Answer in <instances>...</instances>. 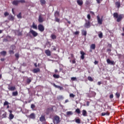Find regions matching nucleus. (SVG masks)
<instances>
[{
	"instance_id": "nucleus-32",
	"label": "nucleus",
	"mask_w": 124,
	"mask_h": 124,
	"mask_svg": "<svg viewBox=\"0 0 124 124\" xmlns=\"http://www.w3.org/2000/svg\"><path fill=\"white\" fill-rule=\"evenodd\" d=\"M75 122L77 124H81V120L80 119H76Z\"/></svg>"
},
{
	"instance_id": "nucleus-52",
	"label": "nucleus",
	"mask_w": 124,
	"mask_h": 124,
	"mask_svg": "<svg viewBox=\"0 0 124 124\" xmlns=\"http://www.w3.org/2000/svg\"><path fill=\"white\" fill-rule=\"evenodd\" d=\"M72 81H75V80H77V78L75 77H72L71 78Z\"/></svg>"
},
{
	"instance_id": "nucleus-6",
	"label": "nucleus",
	"mask_w": 124,
	"mask_h": 124,
	"mask_svg": "<svg viewBox=\"0 0 124 124\" xmlns=\"http://www.w3.org/2000/svg\"><path fill=\"white\" fill-rule=\"evenodd\" d=\"M97 20L98 24H99V25H102V22H103L102 17L101 18H100V17H99V16H97Z\"/></svg>"
},
{
	"instance_id": "nucleus-12",
	"label": "nucleus",
	"mask_w": 124,
	"mask_h": 124,
	"mask_svg": "<svg viewBox=\"0 0 124 124\" xmlns=\"http://www.w3.org/2000/svg\"><path fill=\"white\" fill-rule=\"evenodd\" d=\"M30 119H35V114L34 113H31L28 117Z\"/></svg>"
},
{
	"instance_id": "nucleus-55",
	"label": "nucleus",
	"mask_w": 124,
	"mask_h": 124,
	"mask_svg": "<svg viewBox=\"0 0 124 124\" xmlns=\"http://www.w3.org/2000/svg\"><path fill=\"white\" fill-rule=\"evenodd\" d=\"M76 59H74L72 61V63H76Z\"/></svg>"
},
{
	"instance_id": "nucleus-9",
	"label": "nucleus",
	"mask_w": 124,
	"mask_h": 124,
	"mask_svg": "<svg viewBox=\"0 0 124 124\" xmlns=\"http://www.w3.org/2000/svg\"><path fill=\"white\" fill-rule=\"evenodd\" d=\"M38 22L39 23H43V22H44V19H43L41 15L39 16Z\"/></svg>"
},
{
	"instance_id": "nucleus-38",
	"label": "nucleus",
	"mask_w": 124,
	"mask_h": 124,
	"mask_svg": "<svg viewBox=\"0 0 124 124\" xmlns=\"http://www.w3.org/2000/svg\"><path fill=\"white\" fill-rule=\"evenodd\" d=\"M55 17H59V16H60V13L59 12H56L55 13Z\"/></svg>"
},
{
	"instance_id": "nucleus-56",
	"label": "nucleus",
	"mask_w": 124,
	"mask_h": 124,
	"mask_svg": "<svg viewBox=\"0 0 124 124\" xmlns=\"http://www.w3.org/2000/svg\"><path fill=\"white\" fill-rule=\"evenodd\" d=\"M97 1V3H98L99 4V3H100V1H102V0H96Z\"/></svg>"
},
{
	"instance_id": "nucleus-34",
	"label": "nucleus",
	"mask_w": 124,
	"mask_h": 124,
	"mask_svg": "<svg viewBox=\"0 0 124 124\" xmlns=\"http://www.w3.org/2000/svg\"><path fill=\"white\" fill-rule=\"evenodd\" d=\"M75 112L77 113V114H80L81 113V110H80L79 108H77L76 109Z\"/></svg>"
},
{
	"instance_id": "nucleus-18",
	"label": "nucleus",
	"mask_w": 124,
	"mask_h": 124,
	"mask_svg": "<svg viewBox=\"0 0 124 124\" xmlns=\"http://www.w3.org/2000/svg\"><path fill=\"white\" fill-rule=\"evenodd\" d=\"M40 72V69L39 68H35L33 70V73H37V72Z\"/></svg>"
},
{
	"instance_id": "nucleus-22",
	"label": "nucleus",
	"mask_w": 124,
	"mask_h": 124,
	"mask_svg": "<svg viewBox=\"0 0 124 124\" xmlns=\"http://www.w3.org/2000/svg\"><path fill=\"white\" fill-rule=\"evenodd\" d=\"M26 82L28 85H30V84H31V78H27Z\"/></svg>"
},
{
	"instance_id": "nucleus-53",
	"label": "nucleus",
	"mask_w": 124,
	"mask_h": 124,
	"mask_svg": "<svg viewBox=\"0 0 124 124\" xmlns=\"http://www.w3.org/2000/svg\"><path fill=\"white\" fill-rule=\"evenodd\" d=\"M87 18H88V20H91V15L88 14L87 15Z\"/></svg>"
},
{
	"instance_id": "nucleus-30",
	"label": "nucleus",
	"mask_w": 124,
	"mask_h": 124,
	"mask_svg": "<svg viewBox=\"0 0 124 124\" xmlns=\"http://www.w3.org/2000/svg\"><path fill=\"white\" fill-rule=\"evenodd\" d=\"M0 55H2V56H3L4 57L6 55V51H3L0 52Z\"/></svg>"
},
{
	"instance_id": "nucleus-5",
	"label": "nucleus",
	"mask_w": 124,
	"mask_h": 124,
	"mask_svg": "<svg viewBox=\"0 0 124 124\" xmlns=\"http://www.w3.org/2000/svg\"><path fill=\"white\" fill-rule=\"evenodd\" d=\"M86 23L84 24V27L86 28L87 29H89V28H90V27H91V21L90 20H86Z\"/></svg>"
},
{
	"instance_id": "nucleus-41",
	"label": "nucleus",
	"mask_w": 124,
	"mask_h": 124,
	"mask_svg": "<svg viewBox=\"0 0 124 124\" xmlns=\"http://www.w3.org/2000/svg\"><path fill=\"white\" fill-rule=\"evenodd\" d=\"M115 94L117 98H119L120 96H121V94H120V93H116Z\"/></svg>"
},
{
	"instance_id": "nucleus-33",
	"label": "nucleus",
	"mask_w": 124,
	"mask_h": 124,
	"mask_svg": "<svg viewBox=\"0 0 124 124\" xmlns=\"http://www.w3.org/2000/svg\"><path fill=\"white\" fill-rule=\"evenodd\" d=\"M98 36L99 38H102V37H103V33L102 32H100Z\"/></svg>"
},
{
	"instance_id": "nucleus-62",
	"label": "nucleus",
	"mask_w": 124,
	"mask_h": 124,
	"mask_svg": "<svg viewBox=\"0 0 124 124\" xmlns=\"http://www.w3.org/2000/svg\"><path fill=\"white\" fill-rule=\"evenodd\" d=\"M89 105H90V102L89 101L87 102V106H89Z\"/></svg>"
},
{
	"instance_id": "nucleus-58",
	"label": "nucleus",
	"mask_w": 124,
	"mask_h": 124,
	"mask_svg": "<svg viewBox=\"0 0 124 124\" xmlns=\"http://www.w3.org/2000/svg\"><path fill=\"white\" fill-rule=\"evenodd\" d=\"M52 47H53V50L54 51H56V50H57V47H56V46H53Z\"/></svg>"
},
{
	"instance_id": "nucleus-42",
	"label": "nucleus",
	"mask_w": 124,
	"mask_h": 124,
	"mask_svg": "<svg viewBox=\"0 0 124 124\" xmlns=\"http://www.w3.org/2000/svg\"><path fill=\"white\" fill-rule=\"evenodd\" d=\"M19 3H20V2L21 3H25V2H26V1L25 0H18Z\"/></svg>"
},
{
	"instance_id": "nucleus-27",
	"label": "nucleus",
	"mask_w": 124,
	"mask_h": 124,
	"mask_svg": "<svg viewBox=\"0 0 124 124\" xmlns=\"http://www.w3.org/2000/svg\"><path fill=\"white\" fill-rule=\"evenodd\" d=\"M81 33H82V35H84V36H87V31L82 30L81 31Z\"/></svg>"
},
{
	"instance_id": "nucleus-7",
	"label": "nucleus",
	"mask_w": 124,
	"mask_h": 124,
	"mask_svg": "<svg viewBox=\"0 0 124 124\" xmlns=\"http://www.w3.org/2000/svg\"><path fill=\"white\" fill-rule=\"evenodd\" d=\"M80 59L81 60H84L85 59V55H86V53H85L83 51H80Z\"/></svg>"
},
{
	"instance_id": "nucleus-35",
	"label": "nucleus",
	"mask_w": 124,
	"mask_h": 124,
	"mask_svg": "<svg viewBox=\"0 0 124 124\" xmlns=\"http://www.w3.org/2000/svg\"><path fill=\"white\" fill-rule=\"evenodd\" d=\"M9 54H10V55H14V50H10L9 51Z\"/></svg>"
},
{
	"instance_id": "nucleus-20",
	"label": "nucleus",
	"mask_w": 124,
	"mask_h": 124,
	"mask_svg": "<svg viewBox=\"0 0 124 124\" xmlns=\"http://www.w3.org/2000/svg\"><path fill=\"white\" fill-rule=\"evenodd\" d=\"M31 28H32V29H34V30H37V25H35V23L33 22L31 26Z\"/></svg>"
},
{
	"instance_id": "nucleus-61",
	"label": "nucleus",
	"mask_w": 124,
	"mask_h": 124,
	"mask_svg": "<svg viewBox=\"0 0 124 124\" xmlns=\"http://www.w3.org/2000/svg\"><path fill=\"white\" fill-rule=\"evenodd\" d=\"M97 84L98 86H100L101 85V81H98Z\"/></svg>"
},
{
	"instance_id": "nucleus-44",
	"label": "nucleus",
	"mask_w": 124,
	"mask_h": 124,
	"mask_svg": "<svg viewBox=\"0 0 124 124\" xmlns=\"http://www.w3.org/2000/svg\"><path fill=\"white\" fill-rule=\"evenodd\" d=\"M2 118H6V112H5L2 115Z\"/></svg>"
},
{
	"instance_id": "nucleus-10",
	"label": "nucleus",
	"mask_w": 124,
	"mask_h": 124,
	"mask_svg": "<svg viewBox=\"0 0 124 124\" xmlns=\"http://www.w3.org/2000/svg\"><path fill=\"white\" fill-rule=\"evenodd\" d=\"M9 91H13L16 90V87L15 86H11L9 85V87L8 88Z\"/></svg>"
},
{
	"instance_id": "nucleus-39",
	"label": "nucleus",
	"mask_w": 124,
	"mask_h": 124,
	"mask_svg": "<svg viewBox=\"0 0 124 124\" xmlns=\"http://www.w3.org/2000/svg\"><path fill=\"white\" fill-rule=\"evenodd\" d=\"M21 15V13H19V14L17 15V18H18V19H21L22 18V16Z\"/></svg>"
},
{
	"instance_id": "nucleus-37",
	"label": "nucleus",
	"mask_w": 124,
	"mask_h": 124,
	"mask_svg": "<svg viewBox=\"0 0 124 124\" xmlns=\"http://www.w3.org/2000/svg\"><path fill=\"white\" fill-rule=\"evenodd\" d=\"M73 113H72V111H67L66 112V115L67 116H69L70 115H72Z\"/></svg>"
},
{
	"instance_id": "nucleus-8",
	"label": "nucleus",
	"mask_w": 124,
	"mask_h": 124,
	"mask_svg": "<svg viewBox=\"0 0 124 124\" xmlns=\"http://www.w3.org/2000/svg\"><path fill=\"white\" fill-rule=\"evenodd\" d=\"M107 62L108 64H112V65H115V62L112 61H111V60H110V59H108L107 60Z\"/></svg>"
},
{
	"instance_id": "nucleus-4",
	"label": "nucleus",
	"mask_w": 124,
	"mask_h": 124,
	"mask_svg": "<svg viewBox=\"0 0 124 124\" xmlns=\"http://www.w3.org/2000/svg\"><path fill=\"white\" fill-rule=\"evenodd\" d=\"M38 29L39 31H41V32H43L44 31V30H45V28L42 24H39L38 26Z\"/></svg>"
},
{
	"instance_id": "nucleus-17",
	"label": "nucleus",
	"mask_w": 124,
	"mask_h": 124,
	"mask_svg": "<svg viewBox=\"0 0 124 124\" xmlns=\"http://www.w3.org/2000/svg\"><path fill=\"white\" fill-rule=\"evenodd\" d=\"M8 19V20H10V21H14V16L10 15L9 16Z\"/></svg>"
},
{
	"instance_id": "nucleus-59",
	"label": "nucleus",
	"mask_w": 124,
	"mask_h": 124,
	"mask_svg": "<svg viewBox=\"0 0 124 124\" xmlns=\"http://www.w3.org/2000/svg\"><path fill=\"white\" fill-rule=\"evenodd\" d=\"M55 73H60V72L57 69L55 70Z\"/></svg>"
},
{
	"instance_id": "nucleus-45",
	"label": "nucleus",
	"mask_w": 124,
	"mask_h": 124,
	"mask_svg": "<svg viewBox=\"0 0 124 124\" xmlns=\"http://www.w3.org/2000/svg\"><path fill=\"white\" fill-rule=\"evenodd\" d=\"M15 57L16 58V59H19V53H16L15 55Z\"/></svg>"
},
{
	"instance_id": "nucleus-26",
	"label": "nucleus",
	"mask_w": 124,
	"mask_h": 124,
	"mask_svg": "<svg viewBox=\"0 0 124 124\" xmlns=\"http://www.w3.org/2000/svg\"><path fill=\"white\" fill-rule=\"evenodd\" d=\"M13 96H17L18 95V91H16L12 93Z\"/></svg>"
},
{
	"instance_id": "nucleus-21",
	"label": "nucleus",
	"mask_w": 124,
	"mask_h": 124,
	"mask_svg": "<svg viewBox=\"0 0 124 124\" xmlns=\"http://www.w3.org/2000/svg\"><path fill=\"white\" fill-rule=\"evenodd\" d=\"M110 115V113L108 111L107 112H103L101 113V116H109Z\"/></svg>"
},
{
	"instance_id": "nucleus-16",
	"label": "nucleus",
	"mask_w": 124,
	"mask_h": 124,
	"mask_svg": "<svg viewBox=\"0 0 124 124\" xmlns=\"http://www.w3.org/2000/svg\"><path fill=\"white\" fill-rule=\"evenodd\" d=\"M77 2L78 4V5H80V6H82V5H83V0H77Z\"/></svg>"
},
{
	"instance_id": "nucleus-40",
	"label": "nucleus",
	"mask_w": 124,
	"mask_h": 124,
	"mask_svg": "<svg viewBox=\"0 0 124 124\" xmlns=\"http://www.w3.org/2000/svg\"><path fill=\"white\" fill-rule=\"evenodd\" d=\"M46 111H54V108H53V107H52L51 108H47L46 109Z\"/></svg>"
},
{
	"instance_id": "nucleus-54",
	"label": "nucleus",
	"mask_w": 124,
	"mask_h": 124,
	"mask_svg": "<svg viewBox=\"0 0 124 124\" xmlns=\"http://www.w3.org/2000/svg\"><path fill=\"white\" fill-rule=\"evenodd\" d=\"M114 97V95H113V94H111L109 95V98H110V99H112V98H113Z\"/></svg>"
},
{
	"instance_id": "nucleus-24",
	"label": "nucleus",
	"mask_w": 124,
	"mask_h": 124,
	"mask_svg": "<svg viewBox=\"0 0 124 124\" xmlns=\"http://www.w3.org/2000/svg\"><path fill=\"white\" fill-rule=\"evenodd\" d=\"M40 2L41 3V5L46 4V0H40Z\"/></svg>"
},
{
	"instance_id": "nucleus-15",
	"label": "nucleus",
	"mask_w": 124,
	"mask_h": 124,
	"mask_svg": "<svg viewBox=\"0 0 124 124\" xmlns=\"http://www.w3.org/2000/svg\"><path fill=\"white\" fill-rule=\"evenodd\" d=\"M45 53L46 54V55L48 56H51V51L49 49H46L45 50Z\"/></svg>"
},
{
	"instance_id": "nucleus-2",
	"label": "nucleus",
	"mask_w": 124,
	"mask_h": 124,
	"mask_svg": "<svg viewBox=\"0 0 124 124\" xmlns=\"http://www.w3.org/2000/svg\"><path fill=\"white\" fill-rule=\"evenodd\" d=\"M53 122L54 124H60V123H61L60 116H57V115L54 116L53 120Z\"/></svg>"
},
{
	"instance_id": "nucleus-28",
	"label": "nucleus",
	"mask_w": 124,
	"mask_h": 124,
	"mask_svg": "<svg viewBox=\"0 0 124 124\" xmlns=\"http://www.w3.org/2000/svg\"><path fill=\"white\" fill-rule=\"evenodd\" d=\"M9 118L10 120H13L14 118V115L12 113H10Z\"/></svg>"
},
{
	"instance_id": "nucleus-60",
	"label": "nucleus",
	"mask_w": 124,
	"mask_h": 124,
	"mask_svg": "<svg viewBox=\"0 0 124 124\" xmlns=\"http://www.w3.org/2000/svg\"><path fill=\"white\" fill-rule=\"evenodd\" d=\"M94 64H98V61H95L94 62Z\"/></svg>"
},
{
	"instance_id": "nucleus-49",
	"label": "nucleus",
	"mask_w": 124,
	"mask_h": 124,
	"mask_svg": "<svg viewBox=\"0 0 124 124\" xmlns=\"http://www.w3.org/2000/svg\"><path fill=\"white\" fill-rule=\"evenodd\" d=\"M4 15L5 17H6V16H8L9 15V13L6 12L4 13Z\"/></svg>"
},
{
	"instance_id": "nucleus-46",
	"label": "nucleus",
	"mask_w": 124,
	"mask_h": 124,
	"mask_svg": "<svg viewBox=\"0 0 124 124\" xmlns=\"http://www.w3.org/2000/svg\"><path fill=\"white\" fill-rule=\"evenodd\" d=\"M55 21L56 22H58V23H60V19L57 17H55Z\"/></svg>"
},
{
	"instance_id": "nucleus-25",
	"label": "nucleus",
	"mask_w": 124,
	"mask_h": 124,
	"mask_svg": "<svg viewBox=\"0 0 124 124\" xmlns=\"http://www.w3.org/2000/svg\"><path fill=\"white\" fill-rule=\"evenodd\" d=\"M90 48L92 49V50H95V44H93L91 45L90 46Z\"/></svg>"
},
{
	"instance_id": "nucleus-50",
	"label": "nucleus",
	"mask_w": 124,
	"mask_h": 124,
	"mask_svg": "<svg viewBox=\"0 0 124 124\" xmlns=\"http://www.w3.org/2000/svg\"><path fill=\"white\" fill-rule=\"evenodd\" d=\"M31 108L32 109H34V108H35V105H34V104H31Z\"/></svg>"
},
{
	"instance_id": "nucleus-36",
	"label": "nucleus",
	"mask_w": 124,
	"mask_h": 124,
	"mask_svg": "<svg viewBox=\"0 0 124 124\" xmlns=\"http://www.w3.org/2000/svg\"><path fill=\"white\" fill-rule=\"evenodd\" d=\"M88 79L89 81H90L91 82H93V79L91 77H88Z\"/></svg>"
},
{
	"instance_id": "nucleus-1",
	"label": "nucleus",
	"mask_w": 124,
	"mask_h": 124,
	"mask_svg": "<svg viewBox=\"0 0 124 124\" xmlns=\"http://www.w3.org/2000/svg\"><path fill=\"white\" fill-rule=\"evenodd\" d=\"M113 17L114 18H116L117 19L116 22L117 23H120L123 18H124V15L118 14V13H113Z\"/></svg>"
},
{
	"instance_id": "nucleus-13",
	"label": "nucleus",
	"mask_w": 124,
	"mask_h": 124,
	"mask_svg": "<svg viewBox=\"0 0 124 124\" xmlns=\"http://www.w3.org/2000/svg\"><path fill=\"white\" fill-rule=\"evenodd\" d=\"M46 119H45V115H42L40 117V122H45Z\"/></svg>"
},
{
	"instance_id": "nucleus-63",
	"label": "nucleus",
	"mask_w": 124,
	"mask_h": 124,
	"mask_svg": "<svg viewBox=\"0 0 124 124\" xmlns=\"http://www.w3.org/2000/svg\"><path fill=\"white\" fill-rule=\"evenodd\" d=\"M90 13H91V14H92V15H94V13L93 12L91 11Z\"/></svg>"
},
{
	"instance_id": "nucleus-3",
	"label": "nucleus",
	"mask_w": 124,
	"mask_h": 124,
	"mask_svg": "<svg viewBox=\"0 0 124 124\" xmlns=\"http://www.w3.org/2000/svg\"><path fill=\"white\" fill-rule=\"evenodd\" d=\"M29 33H31L33 35V37H36L38 35V33L37 32L33 31L32 29H30Z\"/></svg>"
},
{
	"instance_id": "nucleus-51",
	"label": "nucleus",
	"mask_w": 124,
	"mask_h": 124,
	"mask_svg": "<svg viewBox=\"0 0 124 124\" xmlns=\"http://www.w3.org/2000/svg\"><path fill=\"white\" fill-rule=\"evenodd\" d=\"M70 97H75V95H74L73 93L70 94Z\"/></svg>"
},
{
	"instance_id": "nucleus-29",
	"label": "nucleus",
	"mask_w": 124,
	"mask_h": 124,
	"mask_svg": "<svg viewBox=\"0 0 124 124\" xmlns=\"http://www.w3.org/2000/svg\"><path fill=\"white\" fill-rule=\"evenodd\" d=\"M53 77L54 78H55V79H59V78H60V75L54 74Z\"/></svg>"
},
{
	"instance_id": "nucleus-43",
	"label": "nucleus",
	"mask_w": 124,
	"mask_h": 124,
	"mask_svg": "<svg viewBox=\"0 0 124 124\" xmlns=\"http://www.w3.org/2000/svg\"><path fill=\"white\" fill-rule=\"evenodd\" d=\"M79 33H80V32L79 31H76V32H74V34H75V35H78Z\"/></svg>"
},
{
	"instance_id": "nucleus-23",
	"label": "nucleus",
	"mask_w": 124,
	"mask_h": 124,
	"mask_svg": "<svg viewBox=\"0 0 124 124\" xmlns=\"http://www.w3.org/2000/svg\"><path fill=\"white\" fill-rule=\"evenodd\" d=\"M87 111L85 109L82 110V115L84 117H87Z\"/></svg>"
},
{
	"instance_id": "nucleus-14",
	"label": "nucleus",
	"mask_w": 124,
	"mask_h": 124,
	"mask_svg": "<svg viewBox=\"0 0 124 124\" xmlns=\"http://www.w3.org/2000/svg\"><path fill=\"white\" fill-rule=\"evenodd\" d=\"M53 86L55 88H57V89H60V91H62V90H63V87H62V86H60L57 85L55 83L53 84Z\"/></svg>"
},
{
	"instance_id": "nucleus-48",
	"label": "nucleus",
	"mask_w": 124,
	"mask_h": 124,
	"mask_svg": "<svg viewBox=\"0 0 124 124\" xmlns=\"http://www.w3.org/2000/svg\"><path fill=\"white\" fill-rule=\"evenodd\" d=\"M8 104H9V103H8V102H7V101H5V102L4 103V104H3V105H4V106H6V105H8Z\"/></svg>"
},
{
	"instance_id": "nucleus-19",
	"label": "nucleus",
	"mask_w": 124,
	"mask_h": 124,
	"mask_svg": "<svg viewBox=\"0 0 124 124\" xmlns=\"http://www.w3.org/2000/svg\"><path fill=\"white\" fill-rule=\"evenodd\" d=\"M115 5L117 8L121 7V2L120 1H117L115 2Z\"/></svg>"
},
{
	"instance_id": "nucleus-31",
	"label": "nucleus",
	"mask_w": 124,
	"mask_h": 124,
	"mask_svg": "<svg viewBox=\"0 0 124 124\" xmlns=\"http://www.w3.org/2000/svg\"><path fill=\"white\" fill-rule=\"evenodd\" d=\"M51 38L52 39H56L57 38V36L54 34H52L51 35Z\"/></svg>"
},
{
	"instance_id": "nucleus-64",
	"label": "nucleus",
	"mask_w": 124,
	"mask_h": 124,
	"mask_svg": "<svg viewBox=\"0 0 124 124\" xmlns=\"http://www.w3.org/2000/svg\"><path fill=\"white\" fill-rule=\"evenodd\" d=\"M70 56H71L72 58H74V55L73 54H71Z\"/></svg>"
},
{
	"instance_id": "nucleus-57",
	"label": "nucleus",
	"mask_w": 124,
	"mask_h": 124,
	"mask_svg": "<svg viewBox=\"0 0 124 124\" xmlns=\"http://www.w3.org/2000/svg\"><path fill=\"white\" fill-rule=\"evenodd\" d=\"M107 52H108V53H109H109H111V49H108L107 50Z\"/></svg>"
},
{
	"instance_id": "nucleus-11",
	"label": "nucleus",
	"mask_w": 124,
	"mask_h": 124,
	"mask_svg": "<svg viewBox=\"0 0 124 124\" xmlns=\"http://www.w3.org/2000/svg\"><path fill=\"white\" fill-rule=\"evenodd\" d=\"M12 4H13V5H16V6H17V5H18V4H19V0H15L14 1H12Z\"/></svg>"
},
{
	"instance_id": "nucleus-47",
	"label": "nucleus",
	"mask_w": 124,
	"mask_h": 124,
	"mask_svg": "<svg viewBox=\"0 0 124 124\" xmlns=\"http://www.w3.org/2000/svg\"><path fill=\"white\" fill-rule=\"evenodd\" d=\"M11 49H12V50H15V48H16V46H15V45H13L11 46Z\"/></svg>"
}]
</instances>
